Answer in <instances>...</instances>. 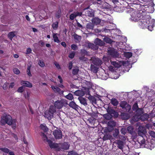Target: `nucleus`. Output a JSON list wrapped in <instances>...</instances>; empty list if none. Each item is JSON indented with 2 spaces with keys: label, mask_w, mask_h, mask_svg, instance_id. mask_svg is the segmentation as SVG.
Listing matches in <instances>:
<instances>
[{
  "label": "nucleus",
  "mask_w": 155,
  "mask_h": 155,
  "mask_svg": "<svg viewBox=\"0 0 155 155\" xmlns=\"http://www.w3.org/2000/svg\"><path fill=\"white\" fill-rule=\"evenodd\" d=\"M87 53V51L85 50H81V55L84 56Z\"/></svg>",
  "instance_id": "e2e57ef3"
},
{
  "label": "nucleus",
  "mask_w": 155,
  "mask_h": 155,
  "mask_svg": "<svg viewBox=\"0 0 155 155\" xmlns=\"http://www.w3.org/2000/svg\"><path fill=\"white\" fill-rule=\"evenodd\" d=\"M71 48L72 49L75 50L78 48V47L77 45L75 44H72L71 45Z\"/></svg>",
  "instance_id": "5fc2aeb1"
},
{
  "label": "nucleus",
  "mask_w": 155,
  "mask_h": 155,
  "mask_svg": "<svg viewBox=\"0 0 155 155\" xmlns=\"http://www.w3.org/2000/svg\"><path fill=\"white\" fill-rule=\"evenodd\" d=\"M87 15L90 17H93L94 16V13L91 11H87Z\"/></svg>",
  "instance_id": "58836bf2"
},
{
  "label": "nucleus",
  "mask_w": 155,
  "mask_h": 155,
  "mask_svg": "<svg viewBox=\"0 0 155 155\" xmlns=\"http://www.w3.org/2000/svg\"><path fill=\"white\" fill-rule=\"evenodd\" d=\"M56 111V109L53 106L50 107L48 110H46L45 112V117L48 120L51 119L53 116V114Z\"/></svg>",
  "instance_id": "39448f33"
},
{
  "label": "nucleus",
  "mask_w": 155,
  "mask_h": 155,
  "mask_svg": "<svg viewBox=\"0 0 155 155\" xmlns=\"http://www.w3.org/2000/svg\"><path fill=\"white\" fill-rule=\"evenodd\" d=\"M114 71H115L116 72H114L113 73V74L114 75V76H115V74H119V76H120V73L121 74H123V73L125 72V71L126 72H128L129 69V68H127V70H122L121 69V70L120 69V68H114Z\"/></svg>",
  "instance_id": "ddd939ff"
},
{
  "label": "nucleus",
  "mask_w": 155,
  "mask_h": 155,
  "mask_svg": "<svg viewBox=\"0 0 155 155\" xmlns=\"http://www.w3.org/2000/svg\"><path fill=\"white\" fill-rule=\"evenodd\" d=\"M104 41L109 44H111L113 42V41L111 40L110 38L107 37H105L104 38Z\"/></svg>",
  "instance_id": "c756f323"
},
{
  "label": "nucleus",
  "mask_w": 155,
  "mask_h": 155,
  "mask_svg": "<svg viewBox=\"0 0 155 155\" xmlns=\"http://www.w3.org/2000/svg\"><path fill=\"white\" fill-rule=\"evenodd\" d=\"M142 13L140 12L139 13L136 11L130 13V19L131 20L134 21H137L138 22L140 18Z\"/></svg>",
  "instance_id": "423d86ee"
},
{
  "label": "nucleus",
  "mask_w": 155,
  "mask_h": 155,
  "mask_svg": "<svg viewBox=\"0 0 155 155\" xmlns=\"http://www.w3.org/2000/svg\"><path fill=\"white\" fill-rule=\"evenodd\" d=\"M2 87L4 90H6L8 87L7 85L6 84H5L3 85Z\"/></svg>",
  "instance_id": "774afa93"
},
{
  "label": "nucleus",
  "mask_w": 155,
  "mask_h": 155,
  "mask_svg": "<svg viewBox=\"0 0 155 155\" xmlns=\"http://www.w3.org/2000/svg\"><path fill=\"white\" fill-rule=\"evenodd\" d=\"M65 97L67 99L70 100H71L74 98L73 95L71 93H69L68 95H66Z\"/></svg>",
  "instance_id": "e433bc0d"
},
{
  "label": "nucleus",
  "mask_w": 155,
  "mask_h": 155,
  "mask_svg": "<svg viewBox=\"0 0 155 155\" xmlns=\"http://www.w3.org/2000/svg\"><path fill=\"white\" fill-rule=\"evenodd\" d=\"M40 127L44 131L46 132L48 130V128L45 124H41Z\"/></svg>",
  "instance_id": "7c9ffc66"
},
{
  "label": "nucleus",
  "mask_w": 155,
  "mask_h": 155,
  "mask_svg": "<svg viewBox=\"0 0 155 155\" xmlns=\"http://www.w3.org/2000/svg\"><path fill=\"white\" fill-rule=\"evenodd\" d=\"M30 68H28L27 72V74L29 76H31V74L30 73Z\"/></svg>",
  "instance_id": "0e129e2a"
},
{
  "label": "nucleus",
  "mask_w": 155,
  "mask_h": 155,
  "mask_svg": "<svg viewBox=\"0 0 155 155\" xmlns=\"http://www.w3.org/2000/svg\"><path fill=\"white\" fill-rule=\"evenodd\" d=\"M114 127L112 126H110L109 125L108 126V130L109 132L112 131L114 129Z\"/></svg>",
  "instance_id": "6e6d98bb"
},
{
  "label": "nucleus",
  "mask_w": 155,
  "mask_h": 155,
  "mask_svg": "<svg viewBox=\"0 0 155 155\" xmlns=\"http://www.w3.org/2000/svg\"><path fill=\"white\" fill-rule=\"evenodd\" d=\"M66 103V100L64 99H61L60 101H57L55 102L54 104V107H56L58 109H60Z\"/></svg>",
  "instance_id": "6e6552de"
},
{
  "label": "nucleus",
  "mask_w": 155,
  "mask_h": 155,
  "mask_svg": "<svg viewBox=\"0 0 155 155\" xmlns=\"http://www.w3.org/2000/svg\"><path fill=\"white\" fill-rule=\"evenodd\" d=\"M53 134L56 139H61L62 137L61 132L59 130H55L54 131Z\"/></svg>",
  "instance_id": "f8f14e48"
},
{
  "label": "nucleus",
  "mask_w": 155,
  "mask_h": 155,
  "mask_svg": "<svg viewBox=\"0 0 155 155\" xmlns=\"http://www.w3.org/2000/svg\"><path fill=\"white\" fill-rule=\"evenodd\" d=\"M32 51L31 49L30 48H28L26 50V54H29L31 53Z\"/></svg>",
  "instance_id": "680f3d73"
},
{
  "label": "nucleus",
  "mask_w": 155,
  "mask_h": 155,
  "mask_svg": "<svg viewBox=\"0 0 155 155\" xmlns=\"http://www.w3.org/2000/svg\"><path fill=\"white\" fill-rule=\"evenodd\" d=\"M137 113L138 114V115H140L142 114L143 112V109L141 108H139L136 111Z\"/></svg>",
  "instance_id": "a19ab883"
},
{
  "label": "nucleus",
  "mask_w": 155,
  "mask_h": 155,
  "mask_svg": "<svg viewBox=\"0 0 155 155\" xmlns=\"http://www.w3.org/2000/svg\"><path fill=\"white\" fill-rule=\"evenodd\" d=\"M124 56L127 58H129L132 56V53L131 52H126L124 53Z\"/></svg>",
  "instance_id": "72a5a7b5"
},
{
  "label": "nucleus",
  "mask_w": 155,
  "mask_h": 155,
  "mask_svg": "<svg viewBox=\"0 0 155 155\" xmlns=\"http://www.w3.org/2000/svg\"><path fill=\"white\" fill-rule=\"evenodd\" d=\"M61 45L64 48L66 47L67 45L66 43L64 42H62L61 43Z\"/></svg>",
  "instance_id": "338daca9"
},
{
  "label": "nucleus",
  "mask_w": 155,
  "mask_h": 155,
  "mask_svg": "<svg viewBox=\"0 0 155 155\" xmlns=\"http://www.w3.org/2000/svg\"><path fill=\"white\" fill-rule=\"evenodd\" d=\"M87 45L88 47L92 49H94V47H96L94 44L92 43H89Z\"/></svg>",
  "instance_id": "09e8293b"
},
{
  "label": "nucleus",
  "mask_w": 155,
  "mask_h": 155,
  "mask_svg": "<svg viewBox=\"0 0 155 155\" xmlns=\"http://www.w3.org/2000/svg\"><path fill=\"white\" fill-rule=\"evenodd\" d=\"M15 36V34L13 32H11L9 33L8 35V38L11 40H12V39Z\"/></svg>",
  "instance_id": "f704fd0d"
},
{
  "label": "nucleus",
  "mask_w": 155,
  "mask_h": 155,
  "mask_svg": "<svg viewBox=\"0 0 155 155\" xmlns=\"http://www.w3.org/2000/svg\"><path fill=\"white\" fill-rule=\"evenodd\" d=\"M61 11L58 10V11L56 13V14L55 15V16L57 18H59L61 17Z\"/></svg>",
  "instance_id": "a18cd8bd"
},
{
  "label": "nucleus",
  "mask_w": 155,
  "mask_h": 155,
  "mask_svg": "<svg viewBox=\"0 0 155 155\" xmlns=\"http://www.w3.org/2000/svg\"><path fill=\"white\" fill-rule=\"evenodd\" d=\"M111 104L114 106H117L118 104V102L117 100L115 98H113L111 100Z\"/></svg>",
  "instance_id": "473e14b6"
},
{
  "label": "nucleus",
  "mask_w": 155,
  "mask_h": 155,
  "mask_svg": "<svg viewBox=\"0 0 155 155\" xmlns=\"http://www.w3.org/2000/svg\"><path fill=\"white\" fill-rule=\"evenodd\" d=\"M127 132V130L125 128H122L121 130V133L123 134H125Z\"/></svg>",
  "instance_id": "13d9d810"
},
{
  "label": "nucleus",
  "mask_w": 155,
  "mask_h": 155,
  "mask_svg": "<svg viewBox=\"0 0 155 155\" xmlns=\"http://www.w3.org/2000/svg\"><path fill=\"white\" fill-rule=\"evenodd\" d=\"M127 130L130 133H131L133 131V129L132 127L129 126L127 127Z\"/></svg>",
  "instance_id": "bf43d9fd"
},
{
  "label": "nucleus",
  "mask_w": 155,
  "mask_h": 155,
  "mask_svg": "<svg viewBox=\"0 0 155 155\" xmlns=\"http://www.w3.org/2000/svg\"><path fill=\"white\" fill-rule=\"evenodd\" d=\"M94 43L97 45L99 46H102L104 45V42L101 39L96 38L94 41Z\"/></svg>",
  "instance_id": "6ab92c4d"
},
{
  "label": "nucleus",
  "mask_w": 155,
  "mask_h": 155,
  "mask_svg": "<svg viewBox=\"0 0 155 155\" xmlns=\"http://www.w3.org/2000/svg\"><path fill=\"white\" fill-rule=\"evenodd\" d=\"M69 106L74 109H77L78 108V106L74 103V102L72 101L70 102Z\"/></svg>",
  "instance_id": "a878e982"
},
{
  "label": "nucleus",
  "mask_w": 155,
  "mask_h": 155,
  "mask_svg": "<svg viewBox=\"0 0 155 155\" xmlns=\"http://www.w3.org/2000/svg\"><path fill=\"white\" fill-rule=\"evenodd\" d=\"M140 116L138 115H135L133 118V120L134 121H137L139 120V119H140Z\"/></svg>",
  "instance_id": "c9c22d12"
},
{
  "label": "nucleus",
  "mask_w": 155,
  "mask_h": 155,
  "mask_svg": "<svg viewBox=\"0 0 155 155\" xmlns=\"http://www.w3.org/2000/svg\"><path fill=\"white\" fill-rule=\"evenodd\" d=\"M91 21L93 24L97 25L101 23V21L99 18L95 17L92 19Z\"/></svg>",
  "instance_id": "aec40b11"
},
{
  "label": "nucleus",
  "mask_w": 155,
  "mask_h": 155,
  "mask_svg": "<svg viewBox=\"0 0 155 155\" xmlns=\"http://www.w3.org/2000/svg\"><path fill=\"white\" fill-rule=\"evenodd\" d=\"M149 146L148 147L147 146V148L150 150H152L153 149H155V140H152L149 143Z\"/></svg>",
  "instance_id": "f3484780"
},
{
  "label": "nucleus",
  "mask_w": 155,
  "mask_h": 155,
  "mask_svg": "<svg viewBox=\"0 0 155 155\" xmlns=\"http://www.w3.org/2000/svg\"><path fill=\"white\" fill-rule=\"evenodd\" d=\"M68 155H77V154L74 151H71L68 153Z\"/></svg>",
  "instance_id": "4d7b16f0"
},
{
  "label": "nucleus",
  "mask_w": 155,
  "mask_h": 155,
  "mask_svg": "<svg viewBox=\"0 0 155 155\" xmlns=\"http://www.w3.org/2000/svg\"><path fill=\"white\" fill-rule=\"evenodd\" d=\"M82 15V13L81 12H74L70 15L69 19L71 20H73L78 16H81Z\"/></svg>",
  "instance_id": "4468645a"
},
{
  "label": "nucleus",
  "mask_w": 155,
  "mask_h": 155,
  "mask_svg": "<svg viewBox=\"0 0 155 155\" xmlns=\"http://www.w3.org/2000/svg\"><path fill=\"white\" fill-rule=\"evenodd\" d=\"M108 54L113 58L118 57L119 54L117 51L114 48H111L108 50Z\"/></svg>",
  "instance_id": "9b49d317"
},
{
  "label": "nucleus",
  "mask_w": 155,
  "mask_h": 155,
  "mask_svg": "<svg viewBox=\"0 0 155 155\" xmlns=\"http://www.w3.org/2000/svg\"><path fill=\"white\" fill-rule=\"evenodd\" d=\"M133 109L134 110H136L137 111V110L139 109L138 107V106L137 105V103H135L134 105L133 106Z\"/></svg>",
  "instance_id": "49530a36"
},
{
  "label": "nucleus",
  "mask_w": 155,
  "mask_h": 155,
  "mask_svg": "<svg viewBox=\"0 0 155 155\" xmlns=\"http://www.w3.org/2000/svg\"><path fill=\"white\" fill-rule=\"evenodd\" d=\"M78 99L81 104L84 106H86L87 105L86 100L84 98L81 97H79L78 98Z\"/></svg>",
  "instance_id": "5701e85b"
},
{
  "label": "nucleus",
  "mask_w": 155,
  "mask_h": 155,
  "mask_svg": "<svg viewBox=\"0 0 155 155\" xmlns=\"http://www.w3.org/2000/svg\"><path fill=\"white\" fill-rule=\"evenodd\" d=\"M57 33H53L52 36L54 42L57 43H59L60 42V41L57 36Z\"/></svg>",
  "instance_id": "b1692460"
},
{
  "label": "nucleus",
  "mask_w": 155,
  "mask_h": 155,
  "mask_svg": "<svg viewBox=\"0 0 155 155\" xmlns=\"http://www.w3.org/2000/svg\"><path fill=\"white\" fill-rule=\"evenodd\" d=\"M154 10V7L152 6H151L148 8V12L149 13H152L153 12Z\"/></svg>",
  "instance_id": "ea45409f"
},
{
  "label": "nucleus",
  "mask_w": 155,
  "mask_h": 155,
  "mask_svg": "<svg viewBox=\"0 0 155 155\" xmlns=\"http://www.w3.org/2000/svg\"><path fill=\"white\" fill-rule=\"evenodd\" d=\"M77 27L79 29H83L84 27L78 21L77 22Z\"/></svg>",
  "instance_id": "864d4df0"
},
{
  "label": "nucleus",
  "mask_w": 155,
  "mask_h": 155,
  "mask_svg": "<svg viewBox=\"0 0 155 155\" xmlns=\"http://www.w3.org/2000/svg\"><path fill=\"white\" fill-rule=\"evenodd\" d=\"M13 71L14 73L16 74H19V71L18 68H14Z\"/></svg>",
  "instance_id": "052dcab7"
},
{
  "label": "nucleus",
  "mask_w": 155,
  "mask_h": 155,
  "mask_svg": "<svg viewBox=\"0 0 155 155\" xmlns=\"http://www.w3.org/2000/svg\"><path fill=\"white\" fill-rule=\"evenodd\" d=\"M87 84L88 85L87 87L88 88H90L92 86V84L90 82H87Z\"/></svg>",
  "instance_id": "69168bd1"
},
{
  "label": "nucleus",
  "mask_w": 155,
  "mask_h": 155,
  "mask_svg": "<svg viewBox=\"0 0 155 155\" xmlns=\"http://www.w3.org/2000/svg\"><path fill=\"white\" fill-rule=\"evenodd\" d=\"M146 132V129L145 127L142 126L139 127L138 129V134L139 135L142 137Z\"/></svg>",
  "instance_id": "2eb2a0df"
},
{
  "label": "nucleus",
  "mask_w": 155,
  "mask_h": 155,
  "mask_svg": "<svg viewBox=\"0 0 155 155\" xmlns=\"http://www.w3.org/2000/svg\"><path fill=\"white\" fill-rule=\"evenodd\" d=\"M143 15L142 14L138 21L140 27L143 29L148 28L149 30L152 31L154 26L155 20L151 19L149 15Z\"/></svg>",
  "instance_id": "f257e3e1"
},
{
  "label": "nucleus",
  "mask_w": 155,
  "mask_h": 155,
  "mask_svg": "<svg viewBox=\"0 0 155 155\" xmlns=\"http://www.w3.org/2000/svg\"><path fill=\"white\" fill-rule=\"evenodd\" d=\"M44 140H47L51 148L55 149L57 151H59L61 149L67 150L69 147V145L67 143H64L62 144H57L53 143L51 140H47V138L45 135H43Z\"/></svg>",
  "instance_id": "7ed1b4c3"
},
{
  "label": "nucleus",
  "mask_w": 155,
  "mask_h": 155,
  "mask_svg": "<svg viewBox=\"0 0 155 155\" xmlns=\"http://www.w3.org/2000/svg\"><path fill=\"white\" fill-rule=\"evenodd\" d=\"M72 36L76 42H80L81 39V36L78 35L75 33L72 35Z\"/></svg>",
  "instance_id": "4be33fe9"
},
{
  "label": "nucleus",
  "mask_w": 155,
  "mask_h": 155,
  "mask_svg": "<svg viewBox=\"0 0 155 155\" xmlns=\"http://www.w3.org/2000/svg\"><path fill=\"white\" fill-rule=\"evenodd\" d=\"M51 87L55 92H58L60 94H63L64 91H61L59 87L54 86H52Z\"/></svg>",
  "instance_id": "a211bd4d"
},
{
  "label": "nucleus",
  "mask_w": 155,
  "mask_h": 155,
  "mask_svg": "<svg viewBox=\"0 0 155 155\" xmlns=\"http://www.w3.org/2000/svg\"><path fill=\"white\" fill-rule=\"evenodd\" d=\"M38 64L41 67H43L45 66L44 62L41 60H39L38 61Z\"/></svg>",
  "instance_id": "8fccbe9b"
},
{
  "label": "nucleus",
  "mask_w": 155,
  "mask_h": 155,
  "mask_svg": "<svg viewBox=\"0 0 155 155\" xmlns=\"http://www.w3.org/2000/svg\"><path fill=\"white\" fill-rule=\"evenodd\" d=\"M92 62L94 65H95L93 68H97V67L99 66L102 64V61L99 58H94L92 59ZM93 65L91 64V68L92 67Z\"/></svg>",
  "instance_id": "9d476101"
},
{
  "label": "nucleus",
  "mask_w": 155,
  "mask_h": 155,
  "mask_svg": "<svg viewBox=\"0 0 155 155\" xmlns=\"http://www.w3.org/2000/svg\"><path fill=\"white\" fill-rule=\"evenodd\" d=\"M111 136L110 135H105L103 137V140H106L108 139H110Z\"/></svg>",
  "instance_id": "603ef678"
},
{
  "label": "nucleus",
  "mask_w": 155,
  "mask_h": 155,
  "mask_svg": "<svg viewBox=\"0 0 155 155\" xmlns=\"http://www.w3.org/2000/svg\"><path fill=\"white\" fill-rule=\"evenodd\" d=\"M120 106L123 108H126L127 107H128V109H130L131 108L130 106L125 101H122L120 102Z\"/></svg>",
  "instance_id": "412c9836"
},
{
  "label": "nucleus",
  "mask_w": 155,
  "mask_h": 155,
  "mask_svg": "<svg viewBox=\"0 0 155 155\" xmlns=\"http://www.w3.org/2000/svg\"><path fill=\"white\" fill-rule=\"evenodd\" d=\"M59 22L58 21H56L54 22L52 25V27L54 30H56L58 27Z\"/></svg>",
  "instance_id": "bb28decb"
},
{
  "label": "nucleus",
  "mask_w": 155,
  "mask_h": 155,
  "mask_svg": "<svg viewBox=\"0 0 155 155\" xmlns=\"http://www.w3.org/2000/svg\"><path fill=\"white\" fill-rule=\"evenodd\" d=\"M79 59L84 61H87L88 59L86 58H85L84 56H82L79 57Z\"/></svg>",
  "instance_id": "37998d69"
},
{
  "label": "nucleus",
  "mask_w": 155,
  "mask_h": 155,
  "mask_svg": "<svg viewBox=\"0 0 155 155\" xmlns=\"http://www.w3.org/2000/svg\"><path fill=\"white\" fill-rule=\"evenodd\" d=\"M148 133L150 136L154 138L155 137V132L152 131H149Z\"/></svg>",
  "instance_id": "c03bdc74"
},
{
  "label": "nucleus",
  "mask_w": 155,
  "mask_h": 155,
  "mask_svg": "<svg viewBox=\"0 0 155 155\" xmlns=\"http://www.w3.org/2000/svg\"><path fill=\"white\" fill-rule=\"evenodd\" d=\"M98 69H99V68H90L89 70L91 71L93 73H97L99 74V72H98V71H99Z\"/></svg>",
  "instance_id": "2f4dec72"
},
{
  "label": "nucleus",
  "mask_w": 155,
  "mask_h": 155,
  "mask_svg": "<svg viewBox=\"0 0 155 155\" xmlns=\"http://www.w3.org/2000/svg\"><path fill=\"white\" fill-rule=\"evenodd\" d=\"M117 144L118 147L119 148L122 149L124 145V143L122 141L120 140H118L117 141Z\"/></svg>",
  "instance_id": "cd10ccee"
},
{
  "label": "nucleus",
  "mask_w": 155,
  "mask_h": 155,
  "mask_svg": "<svg viewBox=\"0 0 155 155\" xmlns=\"http://www.w3.org/2000/svg\"><path fill=\"white\" fill-rule=\"evenodd\" d=\"M74 93L76 95L79 96H83L84 94V92L82 90H78L75 91Z\"/></svg>",
  "instance_id": "393cba45"
},
{
  "label": "nucleus",
  "mask_w": 155,
  "mask_h": 155,
  "mask_svg": "<svg viewBox=\"0 0 155 155\" xmlns=\"http://www.w3.org/2000/svg\"><path fill=\"white\" fill-rule=\"evenodd\" d=\"M114 131L115 133L113 134V135L114 137H116L118 135L119 133V130L117 129H115Z\"/></svg>",
  "instance_id": "79ce46f5"
},
{
  "label": "nucleus",
  "mask_w": 155,
  "mask_h": 155,
  "mask_svg": "<svg viewBox=\"0 0 155 155\" xmlns=\"http://www.w3.org/2000/svg\"><path fill=\"white\" fill-rule=\"evenodd\" d=\"M0 123L2 125H5L6 124L11 125L12 124V118L9 115L3 116L1 117Z\"/></svg>",
  "instance_id": "20e7f679"
},
{
  "label": "nucleus",
  "mask_w": 155,
  "mask_h": 155,
  "mask_svg": "<svg viewBox=\"0 0 155 155\" xmlns=\"http://www.w3.org/2000/svg\"><path fill=\"white\" fill-rule=\"evenodd\" d=\"M94 27V24L91 22H89L87 24L86 28L87 31H92L93 30Z\"/></svg>",
  "instance_id": "dca6fc26"
},
{
  "label": "nucleus",
  "mask_w": 155,
  "mask_h": 155,
  "mask_svg": "<svg viewBox=\"0 0 155 155\" xmlns=\"http://www.w3.org/2000/svg\"><path fill=\"white\" fill-rule=\"evenodd\" d=\"M0 150L2 151L5 153H8L9 152V150L8 149L6 148H0Z\"/></svg>",
  "instance_id": "de8ad7c7"
},
{
  "label": "nucleus",
  "mask_w": 155,
  "mask_h": 155,
  "mask_svg": "<svg viewBox=\"0 0 155 155\" xmlns=\"http://www.w3.org/2000/svg\"><path fill=\"white\" fill-rule=\"evenodd\" d=\"M114 68H99V75L100 78L102 79L106 80L108 77L113 79H117L119 77L118 74H115V76L113 74V73L116 72Z\"/></svg>",
  "instance_id": "f03ea898"
},
{
  "label": "nucleus",
  "mask_w": 155,
  "mask_h": 155,
  "mask_svg": "<svg viewBox=\"0 0 155 155\" xmlns=\"http://www.w3.org/2000/svg\"><path fill=\"white\" fill-rule=\"evenodd\" d=\"M22 141L23 142V147H26L28 144L24 137H23L22 139Z\"/></svg>",
  "instance_id": "4c0bfd02"
},
{
  "label": "nucleus",
  "mask_w": 155,
  "mask_h": 155,
  "mask_svg": "<svg viewBox=\"0 0 155 155\" xmlns=\"http://www.w3.org/2000/svg\"><path fill=\"white\" fill-rule=\"evenodd\" d=\"M21 84L23 86L20 87V92H22L23 91L25 86L30 88L32 86L31 84L28 81H22Z\"/></svg>",
  "instance_id": "0eeeda50"
},
{
  "label": "nucleus",
  "mask_w": 155,
  "mask_h": 155,
  "mask_svg": "<svg viewBox=\"0 0 155 155\" xmlns=\"http://www.w3.org/2000/svg\"><path fill=\"white\" fill-rule=\"evenodd\" d=\"M140 117L141 120L142 121H144L148 119L149 116L147 114H145L141 116Z\"/></svg>",
  "instance_id": "c85d7f7f"
},
{
  "label": "nucleus",
  "mask_w": 155,
  "mask_h": 155,
  "mask_svg": "<svg viewBox=\"0 0 155 155\" xmlns=\"http://www.w3.org/2000/svg\"><path fill=\"white\" fill-rule=\"evenodd\" d=\"M139 139L138 140V142L140 144L141 147H145L147 148V147H146L147 146L148 147L149 146V143L150 142H148L147 141H145L142 136L140 137Z\"/></svg>",
  "instance_id": "1a4fd4ad"
},
{
  "label": "nucleus",
  "mask_w": 155,
  "mask_h": 155,
  "mask_svg": "<svg viewBox=\"0 0 155 155\" xmlns=\"http://www.w3.org/2000/svg\"><path fill=\"white\" fill-rule=\"evenodd\" d=\"M75 55V53L74 52H72L70 53L68 55V57L71 58L72 59L73 58Z\"/></svg>",
  "instance_id": "3c124183"
}]
</instances>
